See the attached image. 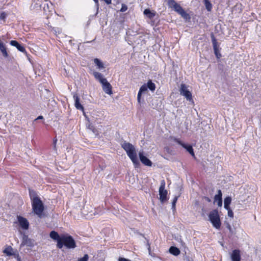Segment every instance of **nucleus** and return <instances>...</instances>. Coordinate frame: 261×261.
Wrapping results in <instances>:
<instances>
[{
	"label": "nucleus",
	"instance_id": "obj_1",
	"mask_svg": "<svg viewBox=\"0 0 261 261\" xmlns=\"http://www.w3.org/2000/svg\"><path fill=\"white\" fill-rule=\"evenodd\" d=\"M30 195L31 199L32 206L34 213L38 217H41L44 210V204L41 199L37 195L35 192L30 191Z\"/></svg>",
	"mask_w": 261,
	"mask_h": 261
},
{
	"label": "nucleus",
	"instance_id": "obj_2",
	"mask_svg": "<svg viewBox=\"0 0 261 261\" xmlns=\"http://www.w3.org/2000/svg\"><path fill=\"white\" fill-rule=\"evenodd\" d=\"M122 148L126 151L127 155L135 165H139V162L137 158V153L134 145L129 142L124 141L121 144Z\"/></svg>",
	"mask_w": 261,
	"mask_h": 261
},
{
	"label": "nucleus",
	"instance_id": "obj_3",
	"mask_svg": "<svg viewBox=\"0 0 261 261\" xmlns=\"http://www.w3.org/2000/svg\"><path fill=\"white\" fill-rule=\"evenodd\" d=\"M65 246L68 249H73L76 247V243L71 236H62V239L58 242L57 246L61 249Z\"/></svg>",
	"mask_w": 261,
	"mask_h": 261
},
{
	"label": "nucleus",
	"instance_id": "obj_4",
	"mask_svg": "<svg viewBox=\"0 0 261 261\" xmlns=\"http://www.w3.org/2000/svg\"><path fill=\"white\" fill-rule=\"evenodd\" d=\"M208 218L214 227L217 229H220L221 222L218 211L217 209L213 210L210 212Z\"/></svg>",
	"mask_w": 261,
	"mask_h": 261
},
{
	"label": "nucleus",
	"instance_id": "obj_5",
	"mask_svg": "<svg viewBox=\"0 0 261 261\" xmlns=\"http://www.w3.org/2000/svg\"><path fill=\"white\" fill-rule=\"evenodd\" d=\"M180 94L184 96L188 100L190 101H192L193 103L194 102L192 93L188 89V87L187 85L185 84H181L180 85V87L179 88Z\"/></svg>",
	"mask_w": 261,
	"mask_h": 261
},
{
	"label": "nucleus",
	"instance_id": "obj_6",
	"mask_svg": "<svg viewBox=\"0 0 261 261\" xmlns=\"http://www.w3.org/2000/svg\"><path fill=\"white\" fill-rule=\"evenodd\" d=\"M166 182L165 180H162L159 188L160 200L162 202H164L168 200L167 191L165 189Z\"/></svg>",
	"mask_w": 261,
	"mask_h": 261
},
{
	"label": "nucleus",
	"instance_id": "obj_7",
	"mask_svg": "<svg viewBox=\"0 0 261 261\" xmlns=\"http://www.w3.org/2000/svg\"><path fill=\"white\" fill-rule=\"evenodd\" d=\"M174 140L175 142L180 145L182 147L185 148L187 150V151L189 152L193 156H195V153L193 147L191 145L186 144L178 139L175 138Z\"/></svg>",
	"mask_w": 261,
	"mask_h": 261
},
{
	"label": "nucleus",
	"instance_id": "obj_8",
	"mask_svg": "<svg viewBox=\"0 0 261 261\" xmlns=\"http://www.w3.org/2000/svg\"><path fill=\"white\" fill-rule=\"evenodd\" d=\"M17 218L20 227L23 229H28L29 227V222L28 220L21 216H18Z\"/></svg>",
	"mask_w": 261,
	"mask_h": 261
},
{
	"label": "nucleus",
	"instance_id": "obj_9",
	"mask_svg": "<svg viewBox=\"0 0 261 261\" xmlns=\"http://www.w3.org/2000/svg\"><path fill=\"white\" fill-rule=\"evenodd\" d=\"M139 156L141 163L145 166L150 167L152 165V162L144 155L143 151L139 152Z\"/></svg>",
	"mask_w": 261,
	"mask_h": 261
},
{
	"label": "nucleus",
	"instance_id": "obj_10",
	"mask_svg": "<svg viewBox=\"0 0 261 261\" xmlns=\"http://www.w3.org/2000/svg\"><path fill=\"white\" fill-rule=\"evenodd\" d=\"M168 5L170 7L173 8L175 11L179 14L184 10L180 5L177 4L174 0H170L168 2Z\"/></svg>",
	"mask_w": 261,
	"mask_h": 261
},
{
	"label": "nucleus",
	"instance_id": "obj_11",
	"mask_svg": "<svg viewBox=\"0 0 261 261\" xmlns=\"http://www.w3.org/2000/svg\"><path fill=\"white\" fill-rule=\"evenodd\" d=\"M212 41L213 45L215 54L217 59H220L221 57V55L219 52L217 47V41L213 34L212 35Z\"/></svg>",
	"mask_w": 261,
	"mask_h": 261
},
{
	"label": "nucleus",
	"instance_id": "obj_12",
	"mask_svg": "<svg viewBox=\"0 0 261 261\" xmlns=\"http://www.w3.org/2000/svg\"><path fill=\"white\" fill-rule=\"evenodd\" d=\"M102 87L103 90L104 92L108 94L109 95H111L112 94V87L111 85L107 81V80H106L105 82H103V83H101Z\"/></svg>",
	"mask_w": 261,
	"mask_h": 261
},
{
	"label": "nucleus",
	"instance_id": "obj_13",
	"mask_svg": "<svg viewBox=\"0 0 261 261\" xmlns=\"http://www.w3.org/2000/svg\"><path fill=\"white\" fill-rule=\"evenodd\" d=\"M231 259L232 261H241L240 250L239 249L233 250L231 254Z\"/></svg>",
	"mask_w": 261,
	"mask_h": 261
},
{
	"label": "nucleus",
	"instance_id": "obj_14",
	"mask_svg": "<svg viewBox=\"0 0 261 261\" xmlns=\"http://www.w3.org/2000/svg\"><path fill=\"white\" fill-rule=\"evenodd\" d=\"M73 98L74 100V106L77 110L84 111V107L80 103V98L77 94H75L73 95Z\"/></svg>",
	"mask_w": 261,
	"mask_h": 261
},
{
	"label": "nucleus",
	"instance_id": "obj_15",
	"mask_svg": "<svg viewBox=\"0 0 261 261\" xmlns=\"http://www.w3.org/2000/svg\"><path fill=\"white\" fill-rule=\"evenodd\" d=\"M222 192L220 190L218 191V194L214 197V202H217L219 206L222 205Z\"/></svg>",
	"mask_w": 261,
	"mask_h": 261
},
{
	"label": "nucleus",
	"instance_id": "obj_16",
	"mask_svg": "<svg viewBox=\"0 0 261 261\" xmlns=\"http://www.w3.org/2000/svg\"><path fill=\"white\" fill-rule=\"evenodd\" d=\"M10 43L11 45L16 47L22 53L26 52L24 47L20 44L17 41L12 40L10 41Z\"/></svg>",
	"mask_w": 261,
	"mask_h": 261
},
{
	"label": "nucleus",
	"instance_id": "obj_17",
	"mask_svg": "<svg viewBox=\"0 0 261 261\" xmlns=\"http://www.w3.org/2000/svg\"><path fill=\"white\" fill-rule=\"evenodd\" d=\"M93 75L94 77H95V79L96 80L98 81L101 84L103 83V82H105L106 80H107V79L106 78H104L103 77L102 74L98 72H96V71L93 72Z\"/></svg>",
	"mask_w": 261,
	"mask_h": 261
},
{
	"label": "nucleus",
	"instance_id": "obj_18",
	"mask_svg": "<svg viewBox=\"0 0 261 261\" xmlns=\"http://www.w3.org/2000/svg\"><path fill=\"white\" fill-rule=\"evenodd\" d=\"M147 90V87L145 84L143 85L140 87L139 91L138 92V95H137V100L139 103H140V102H141V97L142 93L146 91Z\"/></svg>",
	"mask_w": 261,
	"mask_h": 261
},
{
	"label": "nucleus",
	"instance_id": "obj_19",
	"mask_svg": "<svg viewBox=\"0 0 261 261\" xmlns=\"http://www.w3.org/2000/svg\"><path fill=\"white\" fill-rule=\"evenodd\" d=\"M49 236L52 239L57 241V243L62 239V236L60 237L58 233L54 230L50 232Z\"/></svg>",
	"mask_w": 261,
	"mask_h": 261
},
{
	"label": "nucleus",
	"instance_id": "obj_20",
	"mask_svg": "<svg viewBox=\"0 0 261 261\" xmlns=\"http://www.w3.org/2000/svg\"><path fill=\"white\" fill-rule=\"evenodd\" d=\"M48 29L51 32H53L54 34L56 36L60 34L62 32V29L59 28H54L48 24Z\"/></svg>",
	"mask_w": 261,
	"mask_h": 261
},
{
	"label": "nucleus",
	"instance_id": "obj_21",
	"mask_svg": "<svg viewBox=\"0 0 261 261\" xmlns=\"http://www.w3.org/2000/svg\"><path fill=\"white\" fill-rule=\"evenodd\" d=\"M169 252L171 254H172L175 256L178 255L180 253V250L176 247H174V246H171L169 248Z\"/></svg>",
	"mask_w": 261,
	"mask_h": 261
},
{
	"label": "nucleus",
	"instance_id": "obj_22",
	"mask_svg": "<svg viewBox=\"0 0 261 261\" xmlns=\"http://www.w3.org/2000/svg\"><path fill=\"white\" fill-rule=\"evenodd\" d=\"M143 13L149 19L153 18L155 15V13L151 12L149 9H145Z\"/></svg>",
	"mask_w": 261,
	"mask_h": 261
},
{
	"label": "nucleus",
	"instance_id": "obj_23",
	"mask_svg": "<svg viewBox=\"0 0 261 261\" xmlns=\"http://www.w3.org/2000/svg\"><path fill=\"white\" fill-rule=\"evenodd\" d=\"M0 50L2 51L3 55L7 58L8 57V54L7 51V48L4 43L0 41Z\"/></svg>",
	"mask_w": 261,
	"mask_h": 261
},
{
	"label": "nucleus",
	"instance_id": "obj_24",
	"mask_svg": "<svg viewBox=\"0 0 261 261\" xmlns=\"http://www.w3.org/2000/svg\"><path fill=\"white\" fill-rule=\"evenodd\" d=\"M231 202V198L229 196L226 197L224 199V207L225 209H228L230 208L229 205Z\"/></svg>",
	"mask_w": 261,
	"mask_h": 261
},
{
	"label": "nucleus",
	"instance_id": "obj_25",
	"mask_svg": "<svg viewBox=\"0 0 261 261\" xmlns=\"http://www.w3.org/2000/svg\"><path fill=\"white\" fill-rule=\"evenodd\" d=\"M3 252L5 253L7 256H11L14 254L13 253V248L10 246L7 247L4 250Z\"/></svg>",
	"mask_w": 261,
	"mask_h": 261
},
{
	"label": "nucleus",
	"instance_id": "obj_26",
	"mask_svg": "<svg viewBox=\"0 0 261 261\" xmlns=\"http://www.w3.org/2000/svg\"><path fill=\"white\" fill-rule=\"evenodd\" d=\"M147 87L151 91H154L155 89L156 86L151 80H149L147 83Z\"/></svg>",
	"mask_w": 261,
	"mask_h": 261
},
{
	"label": "nucleus",
	"instance_id": "obj_27",
	"mask_svg": "<svg viewBox=\"0 0 261 261\" xmlns=\"http://www.w3.org/2000/svg\"><path fill=\"white\" fill-rule=\"evenodd\" d=\"M93 61L98 69H100L105 68L103 63L99 59L95 58L94 59Z\"/></svg>",
	"mask_w": 261,
	"mask_h": 261
},
{
	"label": "nucleus",
	"instance_id": "obj_28",
	"mask_svg": "<svg viewBox=\"0 0 261 261\" xmlns=\"http://www.w3.org/2000/svg\"><path fill=\"white\" fill-rule=\"evenodd\" d=\"M203 2L206 10L208 11H211L213 6L211 2L209 0H203Z\"/></svg>",
	"mask_w": 261,
	"mask_h": 261
},
{
	"label": "nucleus",
	"instance_id": "obj_29",
	"mask_svg": "<svg viewBox=\"0 0 261 261\" xmlns=\"http://www.w3.org/2000/svg\"><path fill=\"white\" fill-rule=\"evenodd\" d=\"M179 14L181 15V16L184 18L186 20H189L191 19V17L190 15L187 13L184 10L182 11Z\"/></svg>",
	"mask_w": 261,
	"mask_h": 261
},
{
	"label": "nucleus",
	"instance_id": "obj_30",
	"mask_svg": "<svg viewBox=\"0 0 261 261\" xmlns=\"http://www.w3.org/2000/svg\"><path fill=\"white\" fill-rule=\"evenodd\" d=\"M178 198V196H175L172 200V208L173 209V211L175 210V205H176V203L177 202Z\"/></svg>",
	"mask_w": 261,
	"mask_h": 261
},
{
	"label": "nucleus",
	"instance_id": "obj_31",
	"mask_svg": "<svg viewBox=\"0 0 261 261\" xmlns=\"http://www.w3.org/2000/svg\"><path fill=\"white\" fill-rule=\"evenodd\" d=\"M89 259V256L88 254H86L83 257L79 258L77 261H88Z\"/></svg>",
	"mask_w": 261,
	"mask_h": 261
},
{
	"label": "nucleus",
	"instance_id": "obj_32",
	"mask_svg": "<svg viewBox=\"0 0 261 261\" xmlns=\"http://www.w3.org/2000/svg\"><path fill=\"white\" fill-rule=\"evenodd\" d=\"M127 9H128L127 6L125 4H122L121 8L120 10V11L122 12H125L127 10Z\"/></svg>",
	"mask_w": 261,
	"mask_h": 261
},
{
	"label": "nucleus",
	"instance_id": "obj_33",
	"mask_svg": "<svg viewBox=\"0 0 261 261\" xmlns=\"http://www.w3.org/2000/svg\"><path fill=\"white\" fill-rule=\"evenodd\" d=\"M7 14L5 12H2L0 13V19L5 21L6 18Z\"/></svg>",
	"mask_w": 261,
	"mask_h": 261
},
{
	"label": "nucleus",
	"instance_id": "obj_34",
	"mask_svg": "<svg viewBox=\"0 0 261 261\" xmlns=\"http://www.w3.org/2000/svg\"><path fill=\"white\" fill-rule=\"evenodd\" d=\"M226 210H227V211H228L227 214H228V217H229L230 218H233V213L232 211L231 210L230 207L228 209H226Z\"/></svg>",
	"mask_w": 261,
	"mask_h": 261
},
{
	"label": "nucleus",
	"instance_id": "obj_35",
	"mask_svg": "<svg viewBox=\"0 0 261 261\" xmlns=\"http://www.w3.org/2000/svg\"><path fill=\"white\" fill-rule=\"evenodd\" d=\"M118 261H131V260L128 259L120 257L119 258Z\"/></svg>",
	"mask_w": 261,
	"mask_h": 261
},
{
	"label": "nucleus",
	"instance_id": "obj_36",
	"mask_svg": "<svg viewBox=\"0 0 261 261\" xmlns=\"http://www.w3.org/2000/svg\"><path fill=\"white\" fill-rule=\"evenodd\" d=\"M104 1H105V3L108 5H110L112 3V0H104Z\"/></svg>",
	"mask_w": 261,
	"mask_h": 261
},
{
	"label": "nucleus",
	"instance_id": "obj_37",
	"mask_svg": "<svg viewBox=\"0 0 261 261\" xmlns=\"http://www.w3.org/2000/svg\"><path fill=\"white\" fill-rule=\"evenodd\" d=\"M57 141V139H55L54 140V148L56 150V143Z\"/></svg>",
	"mask_w": 261,
	"mask_h": 261
},
{
	"label": "nucleus",
	"instance_id": "obj_38",
	"mask_svg": "<svg viewBox=\"0 0 261 261\" xmlns=\"http://www.w3.org/2000/svg\"><path fill=\"white\" fill-rule=\"evenodd\" d=\"M43 116H39L37 117V119H43Z\"/></svg>",
	"mask_w": 261,
	"mask_h": 261
},
{
	"label": "nucleus",
	"instance_id": "obj_39",
	"mask_svg": "<svg viewBox=\"0 0 261 261\" xmlns=\"http://www.w3.org/2000/svg\"><path fill=\"white\" fill-rule=\"evenodd\" d=\"M94 1V2L97 4L98 5V0H93Z\"/></svg>",
	"mask_w": 261,
	"mask_h": 261
},
{
	"label": "nucleus",
	"instance_id": "obj_40",
	"mask_svg": "<svg viewBox=\"0 0 261 261\" xmlns=\"http://www.w3.org/2000/svg\"><path fill=\"white\" fill-rule=\"evenodd\" d=\"M24 238H27V236H25V237L23 238V239H24Z\"/></svg>",
	"mask_w": 261,
	"mask_h": 261
}]
</instances>
